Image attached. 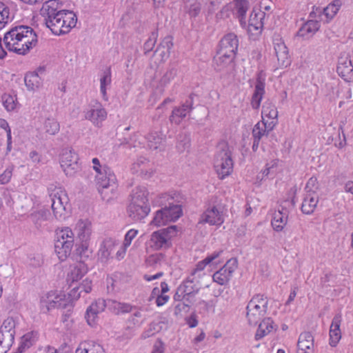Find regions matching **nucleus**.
<instances>
[{
	"instance_id": "nucleus-7",
	"label": "nucleus",
	"mask_w": 353,
	"mask_h": 353,
	"mask_svg": "<svg viewBox=\"0 0 353 353\" xmlns=\"http://www.w3.org/2000/svg\"><path fill=\"white\" fill-rule=\"evenodd\" d=\"M268 297L263 294H256L248 302L246 307V317L251 325H256L267 313Z\"/></svg>"
},
{
	"instance_id": "nucleus-23",
	"label": "nucleus",
	"mask_w": 353,
	"mask_h": 353,
	"mask_svg": "<svg viewBox=\"0 0 353 353\" xmlns=\"http://www.w3.org/2000/svg\"><path fill=\"white\" fill-rule=\"evenodd\" d=\"M276 125V122L274 121H268L263 119L261 123L258 122L253 128L252 137L254 139L261 141V138L267 135L268 132L273 130Z\"/></svg>"
},
{
	"instance_id": "nucleus-9",
	"label": "nucleus",
	"mask_w": 353,
	"mask_h": 353,
	"mask_svg": "<svg viewBox=\"0 0 353 353\" xmlns=\"http://www.w3.org/2000/svg\"><path fill=\"white\" fill-rule=\"evenodd\" d=\"M182 215L180 205H170L156 212L151 223L156 226L165 225L168 222L176 221Z\"/></svg>"
},
{
	"instance_id": "nucleus-19",
	"label": "nucleus",
	"mask_w": 353,
	"mask_h": 353,
	"mask_svg": "<svg viewBox=\"0 0 353 353\" xmlns=\"http://www.w3.org/2000/svg\"><path fill=\"white\" fill-rule=\"evenodd\" d=\"M224 221L222 212L219 210L216 206L206 210L201 216L200 223H209L211 225H221Z\"/></svg>"
},
{
	"instance_id": "nucleus-10",
	"label": "nucleus",
	"mask_w": 353,
	"mask_h": 353,
	"mask_svg": "<svg viewBox=\"0 0 353 353\" xmlns=\"http://www.w3.org/2000/svg\"><path fill=\"white\" fill-rule=\"evenodd\" d=\"M78 154L70 149L63 150L60 155V164L65 175L73 176L80 170Z\"/></svg>"
},
{
	"instance_id": "nucleus-54",
	"label": "nucleus",
	"mask_w": 353,
	"mask_h": 353,
	"mask_svg": "<svg viewBox=\"0 0 353 353\" xmlns=\"http://www.w3.org/2000/svg\"><path fill=\"white\" fill-rule=\"evenodd\" d=\"M306 194H317L316 190L319 189V183L317 179L312 176L307 182L305 185Z\"/></svg>"
},
{
	"instance_id": "nucleus-45",
	"label": "nucleus",
	"mask_w": 353,
	"mask_h": 353,
	"mask_svg": "<svg viewBox=\"0 0 353 353\" xmlns=\"http://www.w3.org/2000/svg\"><path fill=\"white\" fill-rule=\"evenodd\" d=\"M223 252L222 250L214 252L211 255L208 256L206 258H205L203 260L199 261L196 265V268L193 270L191 274L195 276V274L199 271H202L204 270L205 266L212 262L214 260L217 259L220 254Z\"/></svg>"
},
{
	"instance_id": "nucleus-41",
	"label": "nucleus",
	"mask_w": 353,
	"mask_h": 353,
	"mask_svg": "<svg viewBox=\"0 0 353 353\" xmlns=\"http://www.w3.org/2000/svg\"><path fill=\"white\" fill-rule=\"evenodd\" d=\"M51 216L49 210L41 209L30 214V218L37 229L42 227L43 223L48 221Z\"/></svg>"
},
{
	"instance_id": "nucleus-57",
	"label": "nucleus",
	"mask_w": 353,
	"mask_h": 353,
	"mask_svg": "<svg viewBox=\"0 0 353 353\" xmlns=\"http://www.w3.org/2000/svg\"><path fill=\"white\" fill-rule=\"evenodd\" d=\"M190 305L185 302H179L174 306V314L176 316H181L183 312H188Z\"/></svg>"
},
{
	"instance_id": "nucleus-37",
	"label": "nucleus",
	"mask_w": 353,
	"mask_h": 353,
	"mask_svg": "<svg viewBox=\"0 0 353 353\" xmlns=\"http://www.w3.org/2000/svg\"><path fill=\"white\" fill-rule=\"evenodd\" d=\"M319 202V196L317 194H306L301 205V211L306 214H312Z\"/></svg>"
},
{
	"instance_id": "nucleus-61",
	"label": "nucleus",
	"mask_w": 353,
	"mask_h": 353,
	"mask_svg": "<svg viewBox=\"0 0 353 353\" xmlns=\"http://www.w3.org/2000/svg\"><path fill=\"white\" fill-rule=\"evenodd\" d=\"M10 15V10L8 7L3 8L0 11V30L8 23Z\"/></svg>"
},
{
	"instance_id": "nucleus-30",
	"label": "nucleus",
	"mask_w": 353,
	"mask_h": 353,
	"mask_svg": "<svg viewBox=\"0 0 353 353\" xmlns=\"http://www.w3.org/2000/svg\"><path fill=\"white\" fill-rule=\"evenodd\" d=\"M319 28L320 23L318 21L309 20L300 28L296 35L300 37L310 38L319 30Z\"/></svg>"
},
{
	"instance_id": "nucleus-39",
	"label": "nucleus",
	"mask_w": 353,
	"mask_h": 353,
	"mask_svg": "<svg viewBox=\"0 0 353 353\" xmlns=\"http://www.w3.org/2000/svg\"><path fill=\"white\" fill-rule=\"evenodd\" d=\"M261 322L259 325L258 330L255 334V339L259 340L269 334L275 325L271 318H263Z\"/></svg>"
},
{
	"instance_id": "nucleus-28",
	"label": "nucleus",
	"mask_w": 353,
	"mask_h": 353,
	"mask_svg": "<svg viewBox=\"0 0 353 353\" xmlns=\"http://www.w3.org/2000/svg\"><path fill=\"white\" fill-rule=\"evenodd\" d=\"M74 244L70 241H56L54 243V252L60 261H64L70 255Z\"/></svg>"
},
{
	"instance_id": "nucleus-51",
	"label": "nucleus",
	"mask_w": 353,
	"mask_h": 353,
	"mask_svg": "<svg viewBox=\"0 0 353 353\" xmlns=\"http://www.w3.org/2000/svg\"><path fill=\"white\" fill-rule=\"evenodd\" d=\"M15 321L12 318H8L4 320L0 328V332L4 333H11L12 336L15 335Z\"/></svg>"
},
{
	"instance_id": "nucleus-12",
	"label": "nucleus",
	"mask_w": 353,
	"mask_h": 353,
	"mask_svg": "<svg viewBox=\"0 0 353 353\" xmlns=\"http://www.w3.org/2000/svg\"><path fill=\"white\" fill-rule=\"evenodd\" d=\"M236 259H229L219 270L216 271L212 276L213 281L221 285L227 284L237 268Z\"/></svg>"
},
{
	"instance_id": "nucleus-47",
	"label": "nucleus",
	"mask_w": 353,
	"mask_h": 353,
	"mask_svg": "<svg viewBox=\"0 0 353 353\" xmlns=\"http://www.w3.org/2000/svg\"><path fill=\"white\" fill-rule=\"evenodd\" d=\"M44 130L46 133L54 135L59 131V123L54 118H48L44 122Z\"/></svg>"
},
{
	"instance_id": "nucleus-40",
	"label": "nucleus",
	"mask_w": 353,
	"mask_h": 353,
	"mask_svg": "<svg viewBox=\"0 0 353 353\" xmlns=\"http://www.w3.org/2000/svg\"><path fill=\"white\" fill-rule=\"evenodd\" d=\"M59 8H61V4L57 0L46 1L40 10V14L46 20L51 17L54 12H57Z\"/></svg>"
},
{
	"instance_id": "nucleus-42",
	"label": "nucleus",
	"mask_w": 353,
	"mask_h": 353,
	"mask_svg": "<svg viewBox=\"0 0 353 353\" xmlns=\"http://www.w3.org/2000/svg\"><path fill=\"white\" fill-rule=\"evenodd\" d=\"M262 121L263 119L268 118L277 123L278 111L277 109L272 102L265 101L262 107Z\"/></svg>"
},
{
	"instance_id": "nucleus-38",
	"label": "nucleus",
	"mask_w": 353,
	"mask_h": 353,
	"mask_svg": "<svg viewBox=\"0 0 353 353\" xmlns=\"http://www.w3.org/2000/svg\"><path fill=\"white\" fill-rule=\"evenodd\" d=\"M275 54L281 66L287 67L290 63L288 51L283 42L274 44Z\"/></svg>"
},
{
	"instance_id": "nucleus-55",
	"label": "nucleus",
	"mask_w": 353,
	"mask_h": 353,
	"mask_svg": "<svg viewBox=\"0 0 353 353\" xmlns=\"http://www.w3.org/2000/svg\"><path fill=\"white\" fill-rule=\"evenodd\" d=\"M14 168V166L13 165H9L5 171L0 174V184H7L10 181Z\"/></svg>"
},
{
	"instance_id": "nucleus-20",
	"label": "nucleus",
	"mask_w": 353,
	"mask_h": 353,
	"mask_svg": "<svg viewBox=\"0 0 353 353\" xmlns=\"http://www.w3.org/2000/svg\"><path fill=\"white\" fill-rule=\"evenodd\" d=\"M265 13L261 10L254 9L250 16L248 31L252 34H259L263 27V19Z\"/></svg>"
},
{
	"instance_id": "nucleus-15",
	"label": "nucleus",
	"mask_w": 353,
	"mask_h": 353,
	"mask_svg": "<svg viewBox=\"0 0 353 353\" xmlns=\"http://www.w3.org/2000/svg\"><path fill=\"white\" fill-rule=\"evenodd\" d=\"M68 204L67 196L62 191L57 192L52 198V210L54 216L57 219H65V205Z\"/></svg>"
},
{
	"instance_id": "nucleus-53",
	"label": "nucleus",
	"mask_w": 353,
	"mask_h": 353,
	"mask_svg": "<svg viewBox=\"0 0 353 353\" xmlns=\"http://www.w3.org/2000/svg\"><path fill=\"white\" fill-rule=\"evenodd\" d=\"M234 57L229 58L228 57L222 56L221 54H219V52L217 51L216 56L214 57V61L215 63L217 65V70H220L224 67H225L227 65L230 63Z\"/></svg>"
},
{
	"instance_id": "nucleus-11",
	"label": "nucleus",
	"mask_w": 353,
	"mask_h": 353,
	"mask_svg": "<svg viewBox=\"0 0 353 353\" xmlns=\"http://www.w3.org/2000/svg\"><path fill=\"white\" fill-rule=\"evenodd\" d=\"M238 46L239 40L236 35L229 33L220 41L219 54L229 58L235 57Z\"/></svg>"
},
{
	"instance_id": "nucleus-46",
	"label": "nucleus",
	"mask_w": 353,
	"mask_h": 353,
	"mask_svg": "<svg viewBox=\"0 0 353 353\" xmlns=\"http://www.w3.org/2000/svg\"><path fill=\"white\" fill-rule=\"evenodd\" d=\"M342 3L340 0H334L326 8L323 12L327 19H332L339 10Z\"/></svg>"
},
{
	"instance_id": "nucleus-1",
	"label": "nucleus",
	"mask_w": 353,
	"mask_h": 353,
	"mask_svg": "<svg viewBox=\"0 0 353 353\" xmlns=\"http://www.w3.org/2000/svg\"><path fill=\"white\" fill-rule=\"evenodd\" d=\"M3 42L9 51L25 55L37 44V35L33 28L28 26H16L3 37Z\"/></svg>"
},
{
	"instance_id": "nucleus-18",
	"label": "nucleus",
	"mask_w": 353,
	"mask_h": 353,
	"mask_svg": "<svg viewBox=\"0 0 353 353\" xmlns=\"http://www.w3.org/2000/svg\"><path fill=\"white\" fill-rule=\"evenodd\" d=\"M45 72L43 67H39L37 71L28 72L24 81L28 90L34 91L39 89L43 83L42 74Z\"/></svg>"
},
{
	"instance_id": "nucleus-36",
	"label": "nucleus",
	"mask_w": 353,
	"mask_h": 353,
	"mask_svg": "<svg viewBox=\"0 0 353 353\" xmlns=\"http://www.w3.org/2000/svg\"><path fill=\"white\" fill-rule=\"evenodd\" d=\"M146 139L148 141V146L150 150H161L165 141V137L159 132H152L149 133Z\"/></svg>"
},
{
	"instance_id": "nucleus-13",
	"label": "nucleus",
	"mask_w": 353,
	"mask_h": 353,
	"mask_svg": "<svg viewBox=\"0 0 353 353\" xmlns=\"http://www.w3.org/2000/svg\"><path fill=\"white\" fill-rule=\"evenodd\" d=\"M194 96V94H190L184 103L174 108L170 117V122L179 125L181 120L193 110Z\"/></svg>"
},
{
	"instance_id": "nucleus-32",
	"label": "nucleus",
	"mask_w": 353,
	"mask_h": 353,
	"mask_svg": "<svg viewBox=\"0 0 353 353\" xmlns=\"http://www.w3.org/2000/svg\"><path fill=\"white\" fill-rule=\"evenodd\" d=\"M92 290V281L88 279L83 280L81 284L74 286L68 293V299L72 301L77 300L82 292L89 293Z\"/></svg>"
},
{
	"instance_id": "nucleus-58",
	"label": "nucleus",
	"mask_w": 353,
	"mask_h": 353,
	"mask_svg": "<svg viewBox=\"0 0 353 353\" xmlns=\"http://www.w3.org/2000/svg\"><path fill=\"white\" fill-rule=\"evenodd\" d=\"M14 339V336H12L11 333H4L0 332V342L6 346L11 347Z\"/></svg>"
},
{
	"instance_id": "nucleus-48",
	"label": "nucleus",
	"mask_w": 353,
	"mask_h": 353,
	"mask_svg": "<svg viewBox=\"0 0 353 353\" xmlns=\"http://www.w3.org/2000/svg\"><path fill=\"white\" fill-rule=\"evenodd\" d=\"M177 74V69L171 67L169 68L167 71L164 73L163 77L161 78L159 81V85L161 87H165L168 84H169L172 79H174V77Z\"/></svg>"
},
{
	"instance_id": "nucleus-63",
	"label": "nucleus",
	"mask_w": 353,
	"mask_h": 353,
	"mask_svg": "<svg viewBox=\"0 0 353 353\" xmlns=\"http://www.w3.org/2000/svg\"><path fill=\"white\" fill-rule=\"evenodd\" d=\"M92 162L93 163V169L97 172L96 177L98 176L100 174H102L103 170H106L105 168H110L106 165H101L100 164L99 160L97 158L92 159Z\"/></svg>"
},
{
	"instance_id": "nucleus-8",
	"label": "nucleus",
	"mask_w": 353,
	"mask_h": 353,
	"mask_svg": "<svg viewBox=\"0 0 353 353\" xmlns=\"http://www.w3.org/2000/svg\"><path fill=\"white\" fill-rule=\"evenodd\" d=\"M176 232V226L172 225L154 232L150 235L148 245L152 250L168 248L170 246V239Z\"/></svg>"
},
{
	"instance_id": "nucleus-50",
	"label": "nucleus",
	"mask_w": 353,
	"mask_h": 353,
	"mask_svg": "<svg viewBox=\"0 0 353 353\" xmlns=\"http://www.w3.org/2000/svg\"><path fill=\"white\" fill-rule=\"evenodd\" d=\"M57 241H70L71 243L74 244V234L69 228L62 229L60 232L57 234Z\"/></svg>"
},
{
	"instance_id": "nucleus-21",
	"label": "nucleus",
	"mask_w": 353,
	"mask_h": 353,
	"mask_svg": "<svg viewBox=\"0 0 353 353\" xmlns=\"http://www.w3.org/2000/svg\"><path fill=\"white\" fill-rule=\"evenodd\" d=\"M132 171L133 173L139 174L145 178L151 176L153 170L150 161L143 157L137 159L132 165Z\"/></svg>"
},
{
	"instance_id": "nucleus-5",
	"label": "nucleus",
	"mask_w": 353,
	"mask_h": 353,
	"mask_svg": "<svg viewBox=\"0 0 353 353\" xmlns=\"http://www.w3.org/2000/svg\"><path fill=\"white\" fill-rule=\"evenodd\" d=\"M96 177L97 189L103 200L108 202L117 195V180L111 168H105Z\"/></svg>"
},
{
	"instance_id": "nucleus-14",
	"label": "nucleus",
	"mask_w": 353,
	"mask_h": 353,
	"mask_svg": "<svg viewBox=\"0 0 353 353\" xmlns=\"http://www.w3.org/2000/svg\"><path fill=\"white\" fill-rule=\"evenodd\" d=\"M336 70L339 75L345 81L348 82L353 81V65L347 54H341L339 58Z\"/></svg>"
},
{
	"instance_id": "nucleus-64",
	"label": "nucleus",
	"mask_w": 353,
	"mask_h": 353,
	"mask_svg": "<svg viewBox=\"0 0 353 353\" xmlns=\"http://www.w3.org/2000/svg\"><path fill=\"white\" fill-rule=\"evenodd\" d=\"M157 325L155 323H151L149 325V327L147 330L143 332L142 336L144 339L149 338L152 336H153L155 333L156 326Z\"/></svg>"
},
{
	"instance_id": "nucleus-24",
	"label": "nucleus",
	"mask_w": 353,
	"mask_h": 353,
	"mask_svg": "<svg viewBox=\"0 0 353 353\" xmlns=\"http://www.w3.org/2000/svg\"><path fill=\"white\" fill-rule=\"evenodd\" d=\"M200 290V283L198 279L190 274L182 284L179 285V292H185L188 296L195 295Z\"/></svg>"
},
{
	"instance_id": "nucleus-34",
	"label": "nucleus",
	"mask_w": 353,
	"mask_h": 353,
	"mask_svg": "<svg viewBox=\"0 0 353 353\" xmlns=\"http://www.w3.org/2000/svg\"><path fill=\"white\" fill-rule=\"evenodd\" d=\"M107 308L112 313L118 315L121 313L130 312L132 310V306L129 303H121L113 299H108Z\"/></svg>"
},
{
	"instance_id": "nucleus-2",
	"label": "nucleus",
	"mask_w": 353,
	"mask_h": 353,
	"mask_svg": "<svg viewBox=\"0 0 353 353\" xmlns=\"http://www.w3.org/2000/svg\"><path fill=\"white\" fill-rule=\"evenodd\" d=\"M148 192L145 187L135 188L130 194V202L128 207L129 216L134 221H141L150 212L148 199Z\"/></svg>"
},
{
	"instance_id": "nucleus-27",
	"label": "nucleus",
	"mask_w": 353,
	"mask_h": 353,
	"mask_svg": "<svg viewBox=\"0 0 353 353\" xmlns=\"http://www.w3.org/2000/svg\"><path fill=\"white\" fill-rule=\"evenodd\" d=\"M341 321V316L340 314H336L332 319L330 330V344L332 347L336 345L341 337V333L340 330Z\"/></svg>"
},
{
	"instance_id": "nucleus-26",
	"label": "nucleus",
	"mask_w": 353,
	"mask_h": 353,
	"mask_svg": "<svg viewBox=\"0 0 353 353\" xmlns=\"http://www.w3.org/2000/svg\"><path fill=\"white\" fill-rule=\"evenodd\" d=\"M172 40V37L166 36L157 46L154 54H158L161 61H165L170 57V50L173 46Z\"/></svg>"
},
{
	"instance_id": "nucleus-62",
	"label": "nucleus",
	"mask_w": 353,
	"mask_h": 353,
	"mask_svg": "<svg viewBox=\"0 0 353 353\" xmlns=\"http://www.w3.org/2000/svg\"><path fill=\"white\" fill-rule=\"evenodd\" d=\"M88 353H105L103 347L92 341H88Z\"/></svg>"
},
{
	"instance_id": "nucleus-22",
	"label": "nucleus",
	"mask_w": 353,
	"mask_h": 353,
	"mask_svg": "<svg viewBox=\"0 0 353 353\" xmlns=\"http://www.w3.org/2000/svg\"><path fill=\"white\" fill-rule=\"evenodd\" d=\"M265 94V79L260 74L258 75L254 86V91L252 97L251 105L253 109L257 110L261 105V100Z\"/></svg>"
},
{
	"instance_id": "nucleus-17",
	"label": "nucleus",
	"mask_w": 353,
	"mask_h": 353,
	"mask_svg": "<svg viewBox=\"0 0 353 353\" xmlns=\"http://www.w3.org/2000/svg\"><path fill=\"white\" fill-rule=\"evenodd\" d=\"M107 307V300L99 299L92 303L87 309L85 318L90 325H94L98 314Z\"/></svg>"
},
{
	"instance_id": "nucleus-31",
	"label": "nucleus",
	"mask_w": 353,
	"mask_h": 353,
	"mask_svg": "<svg viewBox=\"0 0 353 353\" xmlns=\"http://www.w3.org/2000/svg\"><path fill=\"white\" fill-rule=\"evenodd\" d=\"M75 231L81 242H87L91 234V223L88 220H79L77 223Z\"/></svg>"
},
{
	"instance_id": "nucleus-35",
	"label": "nucleus",
	"mask_w": 353,
	"mask_h": 353,
	"mask_svg": "<svg viewBox=\"0 0 353 353\" xmlns=\"http://www.w3.org/2000/svg\"><path fill=\"white\" fill-rule=\"evenodd\" d=\"M298 347L301 353H307V350L313 348L314 337L311 332H304L299 336L298 341Z\"/></svg>"
},
{
	"instance_id": "nucleus-49",
	"label": "nucleus",
	"mask_w": 353,
	"mask_h": 353,
	"mask_svg": "<svg viewBox=\"0 0 353 353\" xmlns=\"http://www.w3.org/2000/svg\"><path fill=\"white\" fill-rule=\"evenodd\" d=\"M185 8L191 17H196L201 11V4L198 0H186Z\"/></svg>"
},
{
	"instance_id": "nucleus-60",
	"label": "nucleus",
	"mask_w": 353,
	"mask_h": 353,
	"mask_svg": "<svg viewBox=\"0 0 353 353\" xmlns=\"http://www.w3.org/2000/svg\"><path fill=\"white\" fill-rule=\"evenodd\" d=\"M77 254H78L81 260L87 259L89 257V250L87 245V242H82L81 246L76 249Z\"/></svg>"
},
{
	"instance_id": "nucleus-52",
	"label": "nucleus",
	"mask_w": 353,
	"mask_h": 353,
	"mask_svg": "<svg viewBox=\"0 0 353 353\" xmlns=\"http://www.w3.org/2000/svg\"><path fill=\"white\" fill-rule=\"evenodd\" d=\"M158 37L157 31H153L143 45L144 53L147 54L154 48Z\"/></svg>"
},
{
	"instance_id": "nucleus-56",
	"label": "nucleus",
	"mask_w": 353,
	"mask_h": 353,
	"mask_svg": "<svg viewBox=\"0 0 353 353\" xmlns=\"http://www.w3.org/2000/svg\"><path fill=\"white\" fill-rule=\"evenodd\" d=\"M2 101L4 107L8 111L13 110L16 107V103L14 97L10 94L2 96Z\"/></svg>"
},
{
	"instance_id": "nucleus-29",
	"label": "nucleus",
	"mask_w": 353,
	"mask_h": 353,
	"mask_svg": "<svg viewBox=\"0 0 353 353\" xmlns=\"http://www.w3.org/2000/svg\"><path fill=\"white\" fill-rule=\"evenodd\" d=\"M87 272L88 268L86 265L83 262H80L71 267L70 271L67 276V281L72 285V283L81 279Z\"/></svg>"
},
{
	"instance_id": "nucleus-3",
	"label": "nucleus",
	"mask_w": 353,
	"mask_h": 353,
	"mask_svg": "<svg viewBox=\"0 0 353 353\" xmlns=\"http://www.w3.org/2000/svg\"><path fill=\"white\" fill-rule=\"evenodd\" d=\"M44 21L53 34L61 35L69 32L76 26L77 17L72 11L59 8Z\"/></svg>"
},
{
	"instance_id": "nucleus-25",
	"label": "nucleus",
	"mask_w": 353,
	"mask_h": 353,
	"mask_svg": "<svg viewBox=\"0 0 353 353\" xmlns=\"http://www.w3.org/2000/svg\"><path fill=\"white\" fill-rule=\"evenodd\" d=\"M249 8L250 3L248 0H235L234 10L242 28L247 27L246 14Z\"/></svg>"
},
{
	"instance_id": "nucleus-44",
	"label": "nucleus",
	"mask_w": 353,
	"mask_h": 353,
	"mask_svg": "<svg viewBox=\"0 0 353 353\" xmlns=\"http://www.w3.org/2000/svg\"><path fill=\"white\" fill-rule=\"evenodd\" d=\"M114 247V242L111 239L105 240L101 245L99 256L101 260L105 262L111 255Z\"/></svg>"
},
{
	"instance_id": "nucleus-43",
	"label": "nucleus",
	"mask_w": 353,
	"mask_h": 353,
	"mask_svg": "<svg viewBox=\"0 0 353 353\" xmlns=\"http://www.w3.org/2000/svg\"><path fill=\"white\" fill-rule=\"evenodd\" d=\"M111 70L110 68H107L103 72L100 79V91L102 94L103 99L108 101L107 87L111 84Z\"/></svg>"
},
{
	"instance_id": "nucleus-6",
	"label": "nucleus",
	"mask_w": 353,
	"mask_h": 353,
	"mask_svg": "<svg viewBox=\"0 0 353 353\" xmlns=\"http://www.w3.org/2000/svg\"><path fill=\"white\" fill-rule=\"evenodd\" d=\"M42 307H46L47 311L52 309H67V312L62 314V322L67 323L70 318L73 308L72 300L66 299L65 295L57 294L55 292L51 291L42 296L41 299Z\"/></svg>"
},
{
	"instance_id": "nucleus-59",
	"label": "nucleus",
	"mask_w": 353,
	"mask_h": 353,
	"mask_svg": "<svg viewBox=\"0 0 353 353\" xmlns=\"http://www.w3.org/2000/svg\"><path fill=\"white\" fill-rule=\"evenodd\" d=\"M137 234L138 230L134 229H131L126 233L123 241V247L125 249L130 245L132 241L134 239Z\"/></svg>"
},
{
	"instance_id": "nucleus-33",
	"label": "nucleus",
	"mask_w": 353,
	"mask_h": 353,
	"mask_svg": "<svg viewBox=\"0 0 353 353\" xmlns=\"http://www.w3.org/2000/svg\"><path fill=\"white\" fill-rule=\"evenodd\" d=\"M288 215L286 210L283 209L282 210L276 211L273 214L271 222L274 230L276 232L283 230L288 222Z\"/></svg>"
},
{
	"instance_id": "nucleus-16",
	"label": "nucleus",
	"mask_w": 353,
	"mask_h": 353,
	"mask_svg": "<svg viewBox=\"0 0 353 353\" xmlns=\"http://www.w3.org/2000/svg\"><path fill=\"white\" fill-rule=\"evenodd\" d=\"M85 118L90 121L94 125L99 127L107 118V112L102 105L96 102L90 110L85 112Z\"/></svg>"
},
{
	"instance_id": "nucleus-4",
	"label": "nucleus",
	"mask_w": 353,
	"mask_h": 353,
	"mask_svg": "<svg viewBox=\"0 0 353 353\" xmlns=\"http://www.w3.org/2000/svg\"><path fill=\"white\" fill-rule=\"evenodd\" d=\"M214 166L221 179L229 176L233 170L231 151L228 144L225 141H221L217 145Z\"/></svg>"
}]
</instances>
